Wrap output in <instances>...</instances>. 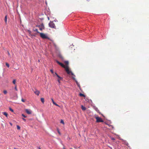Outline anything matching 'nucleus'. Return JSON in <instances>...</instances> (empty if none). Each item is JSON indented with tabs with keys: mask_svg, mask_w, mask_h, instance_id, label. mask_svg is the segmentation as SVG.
I'll return each mask as SVG.
<instances>
[{
	"mask_svg": "<svg viewBox=\"0 0 149 149\" xmlns=\"http://www.w3.org/2000/svg\"><path fill=\"white\" fill-rule=\"evenodd\" d=\"M21 100H22V102H25V100H24V99H23V98H22V99H21Z\"/></svg>",
	"mask_w": 149,
	"mask_h": 149,
	"instance_id": "obj_30",
	"label": "nucleus"
},
{
	"mask_svg": "<svg viewBox=\"0 0 149 149\" xmlns=\"http://www.w3.org/2000/svg\"><path fill=\"white\" fill-rule=\"evenodd\" d=\"M38 149H41L40 147L38 148Z\"/></svg>",
	"mask_w": 149,
	"mask_h": 149,
	"instance_id": "obj_35",
	"label": "nucleus"
},
{
	"mask_svg": "<svg viewBox=\"0 0 149 149\" xmlns=\"http://www.w3.org/2000/svg\"><path fill=\"white\" fill-rule=\"evenodd\" d=\"M15 90L16 91H17V88L16 85H15Z\"/></svg>",
	"mask_w": 149,
	"mask_h": 149,
	"instance_id": "obj_27",
	"label": "nucleus"
},
{
	"mask_svg": "<svg viewBox=\"0 0 149 149\" xmlns=\"http://www.w3.org/2000/svg\"><path fill=\"white\" fill-rule=\"evenodd\" d=\"M34 93L36 95H39L40 92L39 91L36 90V91H34Z\"/></svg>",
	"mask_w": 149,
	"mask_h": 149,
	"instance_id": "obj_9",
	"label": "nucleus"
},
{
	"mask_svg": "<svg viewBox=\"0 0 149 149\" xmlns=\"http://www.w3.org/2000/svg\"><path fill=\"white\" fill-rule=\"evenodd\" d=\"M70 149H72V148H71Z\"/></svg>",
	"mask_w": 149,
	"mask_h": 149,
	"instance_id": "obj_40",
	"label": "nucleus"
},
{
	"mask_svg": "<svg viewBox=\"0 0 149 149\" xmlns=\"http://www.w3.org/2000/svg\"><path fill=\"white\" fill-rule=\"evenodd\" d=\"M22 119H23V120L24 121H26V120L24 118H22Z\"/></svg>",
	"mask_w": 149,
	"mask_h": 149,
	"instance_id": "obj_33",
	"label": "nucleus"
},
{
	"mask_svg": "<svg viewBox=\"0 0 149 149\" xmlns=\"http://www.w3.org/2000/svg\"><path fill=\"white\" fill-rule=\"evenodd\" d=\"M76 84L78 87L80 86L79 84V83L77 81H76Z\"/></svg>",
	"mask_w": 149,
	"mask_h": 149,
	"instance_id": "obj_26",
	"label": "nucleus"
},
{
	"mask_svg": "<svg viewBox=\"0 0 149 149\" xmlns=\"http://www.w3.org/2000/svg\"><path fill=\"white\" fill-rule=\"evenodd\" d=\"M60 123L63 125L64 124V122L63 120H61Z\"/></svg>",
	"mask_w": 149,
	"mask_h": 149,
	"instance_id": "obj_18",
	"label": "nucleus"
},
{
	"mask_svg": "<svg viewBox=\"0 0 149 149\" xmlns=\"http://www.w3.org/2000/svg\"><path fill=\"white\" fill-rule=\"evenodd\" d=\"M14 149H17L16 148H14Z\"/></svg>",
	"mask_w": 149,
	"mask_h": 149,
	"instance_id": "obj_38",
	"label": "nucleus"
},
{
	"mask_svg": "<svg viewBox=\"0 0 149 149\" xmlns=\"http://www.w3.org/2000/svg\"><path fill=\"white\" fill-rule=\"evenodd\" d=\"M111 139L112 140H115V139L114 138H111Z\"/></svg>",
	"mask_w": 149,
	"mask_h": 149,
	"instance_id": "obj_32",
	"label": "nucleus"
},
{
	"mask_svg": "<svg viewBox=\"0 0 149 149\" xmlns=\"http://www.w3.org/2000/svg\"><path fill=\"white\" fill-rule=\"evenodd\" d=\"M36 26L38 27L39 28L40 30L41 31H42L45 29L43 23H42L41 25H37Z\"/></svg>",
	"mask_w": 149,
	"mask_h": 149,
	"instance_id": "obj_5",
	"label": "nucleus"
},
{
	"mask_svg": "<svg viewBox=\"0 0 149 149\" xmlns=\"http://www.w3.org/2000/svg\"><path fill=\"white\" fill-rule=\"evenodd\" d=\"M97 110H98V109H97V108H96V111H97Z\"/></svg>",
	"mask_w": 149,
	"mask_h": 149,
	"instance_id": "obj_36",
	"label": "nucleus"
},
{
	"mask_svg": "<svg viewBox=\"0 0 149 149\" xmlns=\"http://www.w3.org/2000/svg\"><path fill=\"white\" fill-rule=\"evenodd\" d=\"M79 95L80 96H82V97H85V95L84 94H82L81 93H80Z\"/></svg>",
	"mask_w": 149,
	"mask_h": 149,
	"instance_id": "obj_17",
	"label": "nucleus"
},
{
	"mask_svg": "<svg viewBox=\"0 0 149 149\" xmlns=\"http://www.w3.org/2000/svg\"><path fill=\"white\" fill-rule=\"evenodd\" d=\"M33 31H34L36 32L37 33H40L38 31L37 29H33Z\"/></svg>",
	"mask_w": 149,
	"mask_h": 149,
	"instance_id": "obj_13",
	"label": "nucleus"
},
{
	"mask_svg": "<svg viewBox=\"0 0 149 149\" xmlns=\"http://www.w3.org/2000/svg\"><path fill=\"white\" fill-rule=\"evenodd\" d=\"M38 61L40 62V60H38Z\"/></svg>",
	"mask_w": 149,
	"mask_h": 149,
	"instance_id": "obj_39",
	"label": "nucleus"
},
{
	"mask_svg": "<svg viewBox=\"0 0 149 149\" xmlns=\"http://www.w3.org/2000/svg\"><path fill=\"white\" fill-rule=\"evenodd\" d=\"M17 130H19L20 129V127L19 126L17 125Z\"/></svg>",
	"mask_w": 149,
	"mask_h": 149,
	"instance_id": "obj_25",
	"label": "nucleus"
},
{
	"mask_svg": "<svg viewBox=\"0 0 149 149\" xmlns=\"http://www.w3.org/2000/svg\"><path fill=\"white\" fill-rule=\"evenodd\" d=\"M9 110L10 111H11V112H14V111L11 108H9Z\"/></svg>",
	"mask_w": 149,
	"mask_h": 149,
	"instance_id": "obj_22",
	"label": "nucleus"
},
{
	"mask_svg": "<svg viewBox=\"0 0 149 149\" xmlns=\"http://www.w3.org/2000/svg\"><path fill=\"white\" fill-rule=\"evenodd\" d=\"M49 27L51 28L54 29L56 28L55 24L53 22L50 21L49 24Z\"/></svg>",
	"mask_w": 149,
	"mask_h": 149,
	"instance_id": "obj_4",
	"label": "nucleus"
},
{
	"mask_svg": "<svg viewBox=\"0 0 149 149\" xmlns=\"http://www.w3.org/2000/svg\"><path fill=\"white\" fill-rule=\"evenodd\" d=\"M50 71H51V73L52 74H53L54 73V72H53V70H52V69L50 70Z\"/></svg>",
	"mask_w": 149,
	"mask_h": 149,
	"instance_id": "obj_29",
	"label": "nucleus"
},
{
	"mask_svg": "<svg viewBox=\"0 0 149 149\" xmlns=\"http://www.w3.org/2000/svg\"><path fill=\"white\" fill-rule=\"evenodd\" d=\"M52 102H53V103L55 105H56L57 106H58V105L57 104H56L54 101L53 100V99H52Z\"/></svg>",
	"mask_w": 149,
	"mask_h": 149,
	"instance_id": "obj_14",
	"label": "nucleus"
},
{
	"mask_svg": "<svg viewBox=\"0 0 149 149\" xmlns=\"http://www.w3.org/2000/svg\"><path fill=\"white\" fill-rule=\"evenodd\" d=\"M56 61L57 62V63H58V64H59L62 67H63L65 69V65L63 64L62 63H60L59 61H58L56 60Z\"/></svg>",
	"mask_w": 149,
	"mask_h": 149,
	"instance_id": "obj_6",
	"label": "nucleus"
},
{
	"mask_svg": "<svg viewBox=\"0 0 149 149\" xmlns=\"http://www.w3.org/2000/svg\"><path fill=\"white\" fill-rule=\"evenodd\" d=\"M4 20H5V22L6 24L7 22V15H6L5 17Z\"/></svg>",
	"mask_w": 149,
	"mask_h": 149,
	"instance_id": "obj_11",
	"label": "nucleus"
},
{
	"mask_svg": "<svg viewBox=\"0 0 149 149\" xmlns=\"http://www.w3.org/2000/svg\"><path fill=\"white\" fill-rule=\"evenodd\" d=\"M2 113L6 117H7L8 114L6 112H2Z\"/></svg>",
	"mask_w": 149,
	"mask_h": 149,
	"instance_id": "obj_12",
	"label": "nucleus"
},
{
	"mask_svg": "<svg viewBox=\"0 0 149 149\" xmlns=\"http://www.w3.org/2000/svg\"><path fill=\"white\" fill-rule=\"evenodd\" d=\"M95 118L96 120V122L97 123L103 122H104L102 119L98 116H95Z\"/></svg>",
	"mask_w": 149,
	"mask_h": 149,
	"instance_id": "obj_3",
	"label": "nucleus"
},
{
	"mask_svg": "<svg viewBox=\"0 0 149 149\" xmlns=\"http://www.w3.org/2000/svg\"><path fill=\"white\" fill-rule=\"evenodd\" d=\"M57 130H58V133L59 134H60V132H59V130L58 129Z\"/></svg>",
	"mask_w": 149,
	"mask_h": 149,
	"instance_id": "obj_34",
	"label": "nucleus"
},
{
	"mask_svg": "<svg viewBox=\"0 0 149 149\" xmlns=\"http://www.w3.org/2000/svg\"><path fill=\"white\" fill-rule=\"evenodd\" d=\"M25 111L26 113L28 114H30L31 113V111L29 109H25Z\"/></svg>",
	"mask_w": 149,
	"mask_h": 149,
	"instance_id": "obj_8",
	"label": "nucleus"
},
{
	"mask_svg": "<svg viewBox=\"0 0 149 149\" xmlns=\"http://www.w3.org/2000/svg\"><path fill=\"white\" fill-rule=\"evenodd\" d=\"M40 36L43 39H49V37L45 34L43 33H40Z\"/></svg>",
	"mask_w": 149,
	"mask_h": 149,
	"instance_id": "obj_2",
	"label": "nucleus"
},
{
	"mask_svg": "<svg viewBox=\"0 0 149 149\" xmlns=\"http://www.w3.org/2000/svg\"><path fill=\"white\" fill-rule=\"evenodd\" d=\"M22 116H23L24 118H26V116L25 115H24V114H22Z\"/></svg>",
	"mask_w": 149,
	"mask_h": 149,
	"instance_id": "obj_28",
	"label": "nucleus"
},
{
	"mask_svg": "<svg viewBox=\"0 0 149 149\" xmlns=\"http://www.w3.org/2000/svg\"><path fill=\"white\" fill-rule=\"evenodd\" d=\"M69 62L68 61H66V72L70 76L72 75V78L75 80V75L73 72L71 71V69L69 68L68 66Z\"/></svg>",
	"mask_w": 149,
	"mask_h": 149,
	"instance_id": "obj_1",
	"label": "nucleus"
},
{
	"mask_svg": "<svg viewBox=\"0 0 149 149\" xmlns=\"http://www.w3.org/2000/svg\"><path fill=\"white\" fill-rule=\"evenodd\" d=\"M13 83L14 84H15L16 83V80L15 79H14L13 80Z\"/></svg>",
	"mask_w": 149,
	"mask_h": 149,
	"instance_id": "obj_19",
	"label": "nucleus"
},
{
	"mask_svg": "<svg viewBox=\"0 0 149 149\" xmlns=\"http://www.w3.org/2000/svg\"><path fill=\"white\" fill-rule=\"evenodd\" d=\"M30 36H31V37H35L36 35L35 34H33L31 33V34L30 35Z\"/></svg>",
	"mask_w": 149,
	"mask_h": 149,
	"instance_id": "obj_21",
	"label": "nucleus"
},
{
	"mask_svg": "<svg viewBox=\"0 0 149 149\" xmlns=\"http://www.w3.org/2000/svg\"><path fill=\"white\" fill-rule=\"evenodd\" d=\"M81 109L83 111H85L86 110V108L83 105L81 106Z\"/></svg>",
	"mask_w": 149,
	"mask_h": 149,
	"instance_id": "obj_10",
	"label": "nucleus"
},
{
	"mask_svg": "<svg viewBox=\"0 0 149 149\" xmlns=\"http://www.w3.org/2000/svg\"><path fill=\"white\" fill-rule=\"evenodd\" d=\"M63 149H65V148H64V147H63Z\"/></svg>",
	"mask_w": 149,
	"mask_h": 149,
	"instance_id": "obj_37",
	"label": "nucleus"
},
{
	"mask_svg": "<svg viewBox=\"0 0 149 149\" xmlns=\"http://www.w3.org/2000/svg\"><path fill=\"white\" fill-rule=\"evenodd\" d=\"M3 93L6 94L7 93V91L6 90H4L3 91Z\"/></svg>",
	"mask_w": 149,
	"mask_h": 149,
	"instance_id": "obj_24",
	"label": "nucleus"
},
{
	"mask_svg": "<svg viewBox=\"0 0 149 149\" xmlns=\"http://www.w3.org/2000/svg\"><path fill=\"white\" fill-rule=\"evenodd\" d=\"M28 33H29V35L30 36V35L31 34V31H30V30H28Z\"/></svg>",
	"mask_w": 149,
	"mask_h": 149,
	"instance_id": "obj_23",
	"label": "nucleus"
},
{
	"mask_svg": "<svg viewBox=\"0 0 149 149\" xmlns=\"http://www.w3.org/2000/svg\"><path fill=\"white\" fill-rule=\"evenodd\" d=\"M8 55L9 56H10V54L9 52L8 51Z\"/></svg>",
	"mask_w": 149,
	"mask_h": 149,
	"instance_id": "obj_31",
	"label": "nucleus"
},
{
	"mask_svg": "<svg viewBox=\"0 0 149 149\" xmlns=\"http://www.w3.org/2000/svg\"><path fill=\"white\" fill-rule=\"evenodd\" d=\"M41 102H42V103H44V98H41Z\"/></svg>",
	"mask_w": 149,
	"mask_h": 149,
	"instance_id": "obj_15",
	"label": "nucleus"
},
{
	"mask_svg": "<svg viewBox=\"0 0 149 149\" xmlns=\"http://www.w3.org/2000/svg\"><path fill=\"white\" fill-rule=\"evenodd\" d=\"M6 66L8 68H9L10 66V65H9V64L7 63H6Z\"/></svg>",
	"mask_w": 149,
	"mask_h": 149,
	"instance_id": "obj_20",
	"label": "nucleus"
},
{
	"mask_svg": "<svg viewBox=\"0 0 149 149\" xmlns=\"http://www.w3.org/2000/svg\"><path fill=\"white\" fill-rule=\"evenodd\" d=\"M59 58H61L62 60H63V57L60 54L59 55Z\"/></svg>",
	"mask_w": 149,
	"mask_h": 149,
	"instance_id": "obj_16",
	"label": "nucleus"
},
{
	"mask_svg": "<svg viewBox=\"0 0 149 149\" xmlns=\"http://www.w3.org/2000/svg\"><path fill=\"white\" fill-rule=\"evenodd\" d=\"M55 74L56 75V76L58 77V79H57V81L59 83H60V80L62 79V78L60 77L56 72L55 73Z\"/></svg>",
	"mask_w": 149,
	"mask_h": 149,
	"instance_id": "obj_7",
	"label": "nucleus"
}]
</instances>
